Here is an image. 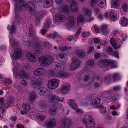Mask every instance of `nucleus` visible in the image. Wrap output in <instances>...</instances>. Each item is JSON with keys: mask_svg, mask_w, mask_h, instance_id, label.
<instances>
[{"mask_svg": "<svg viewBox=\"0 0 128 128\" xmlns=\"http://www.w3.org/2000/svg\"><path fill=\"white\" fill-rule=\"evenodd\" d=\"M28 116L30 118L32 119L34 118L35 114L32 112H30L29 113Z\"/></svg>", "mask_w": 128, "mask_h": 128, "instance_id": "obj_60", "label": "nucleus"}, {"mask_svg": "<svg viewBox=\"0 0 128 128\" xmlns=\"http://www.w3.org/2000/svg\"><path fill=\"white\" fill-rule=\"evenodd\" d=\"M112 92L111 90L105 91L102 94V96L106 99L107 102L114 100L113 99V97L112 96Z\"/></svg>", "mask_w": 128, "mask_h": 128, "instance_id": "obj_9", "label": "nucleus"}, {"mask_svg": "<svg viewBox=\"0 0 128 128\" xmlns=\"http://www.w3.org/2000/svg\"><path fill=\"white\" fill-rule=\"evenodd\" d=\"M70 8L72 11L76 12L78 10L77 3L75 1H74L71 3L70 5Z\"/></svg>", "mask_w": 128, "mask_h": 128, "instance_id": "obj_25", "label": "nucleus"}, {"mask_svg": "<svg viewBox=\"0 0 128 128\" xmlns=\"http://www.w3.org/2000/svg\"><path fill=\"white\" fill-rule=\"evenodd\" d=\"M14 6V10L16 12L19 10H26L28 8L27 4L26 2L24 0H18L16 3V2Z\"/></svg>", "mask_w": 128, "mask_h": 128, "instance_id": "obj_5", "label": "nucleus"}, {"mask_svg": "<svg viewBox=\"0 0 128 128\" xmlns=\"http://www.w3.org/2000/svg\"><path fill=\"white\" fill-rule=\"evenodd\" d=\"M122 8L123 10L125 12H126L128 10V6L126 3H124L122 6Z\"/></svg>", "mask_w": 128, "mask_h": 128, "instance_id": "obj_48", "label": "nucleus"}, {"mask_svg": "<svg viewBox=\"0 0 128 128\" xmlns=\"http://www.w3.org/2000/svg\"><path fill=\"white\" fill-rule=\"evenodd\" d=\"M59 80L56 78H53L49 80L48 82V88L52 90L56 88L58 86Z\"/></svg>", "mask_w": 128, "mask_h": 128, "instance_id": "obj_7", "label": "nucleus"}, {"mask_svg": "<svg viewBox=\"0 0 128 128\" xmlns=\"http://www.w3.org/2000/svg\"><path fill=\"white\" fill-rule=\"evenodd\" d=\"M121 22L122 25L124 26L127 25L128 24L127 19L124 17L122 18V20H121Z\"/></svg>", "mask_w": 128, "mask_h": 128, "instance_id": "obj_42", "label": "nucleus"}, {"mask_svg": "<svg viewBox=\"0 0 128 128\" xmlns=\"http://www.w3.org/2000/svg\"><path fill=\"white\" fill-rule=\"evenodd\" d=\"M9 41L12 44V46L13 47L16 46L18 44L17 41L14 38H13L12 35L10 36Z\"/></svg>", "mask_w": 128, "mask_h": 128, "instance_id": "obj_28", "label": "nucleus"}, {"mask_svg": "<svg viewBox=\"0 0 128 128\" xmlns=\"http://www.w3.org/2000/svg\"><path fill=\"white\" fill-rule=\"evenodd\" d=\"M109 15L111 18L112 21H116L117 20L116 17L117 15L114 11L113 10L111 11L109 13Z\"/></svg>", "mask_w": 128, "mask_h": 128, "instance_id": "obj_31", "label": "nucleus"}, {"mask_svg": "<svg viewBox=\"0 0 128 128\" xmlns=\"http://www.w3.org/2000/svg\"><path fill=\"white\" fill-rule=\"evenodd\" d=\"M14 98L13 97L8 96L7 98V102L12 103L14 100Z\"/></svg>", "mask_w": 128, "mask_h": 128, "instance_id": "obj_52", "label": "nucleus"}, {"mask_svg": "<svg viewBox=\"0 0 128 128\" xmlns=\"http://www.w3.org/2000/svg\"><path fill=\"white\" fill-rule=\"evenodd\" d=\"M68 103L70 106L76 111L77 114L82 113V110L78 108L74 100L72 99H70L68 101Z\"/></svg>", "mask_w": 128, "mask_h": 128, "instance_id": "obj_8", "label": "nucleus"}, {"mask_svg": "<svg viewBox=\"0 0 128 128\" xmlns=\"http://www.w3.org/2000/svg\"><path fill=\"white\" fill-rule=\"evenodd\" d=\"M91 86L94 87L95 88H96L98 87L100 85L98 84L96 82L94 83L92 81L91 84Z\"/></svg>", "mask_w": 128, "mask_h": 128, "instance_id": "obj_58", "label": "nucleus"}, {"mask_svg": "<svg viewBox=\"0 0 128 128\" xmlns=\"http://www.w3.org/2000/svg\"><path fill=\"white\" fill-rule=\"evenodd\" d=\"M84 13L86 16H89L91 14L92 11L91 10L85 8H84Z\"/></svg>", "mask_w": 128, "mask_h": 128, "instance_id": "obj_40", "label": "nucleus"}, {"mask_svg": "<svg viewBox=\"0 0 128 128\" xmlns=\"http://www.w3.org/2000/svg\"><path fill=\"white\" fill-rule=\"evenodd\" d=\"M46 71L44 68H38L35 70L33 74L35 75H42L45 74Z\"/></svg>", "mask_w": 128, "mask_h": 128, "instance_id": "obj_22", "label": "nucleus"}, {"mask_svg": "<svg viewBox=\"0 0 128 128\" xmlns=\"http://www.w3.org/2000/svg\"><path fill=\"white\" fill-rule=\"evenodd\" d=\"M16 30V27L14 25H12L10 31V33L11 34L12 33H14L15 32Z\"/></svg>", "mask_w": 128, "mask_h": 128, "instance_id": "obj_54", "label": "nucleus"}, {"mask_svg": "<svg viewBox=\"0 0 128 128\" xmlns=\"http://www.w3.org/2000/svg\"><path fill=\"white\" fill-rule=\"evenodd\" d=\"M31 79V82L33 86H34L37 85L42 82V80L38 76H33L32 78Z\"/></svg>", "mask_w": 128, "mask_h": 128, "instance_id": "obj_13", "label": "nucleus"}, {"mask_svg": "<svg viewBox=\"0 0 128 128\" xmlns=\"http://www.w3.org/2000/svg\"><path fill=\"white\" fill-rule=\"evenodd\" d=\"M21 50L19 48H16L14 50V53L12 57L14 59L20 58L21 56Z\"/></svg>", "mask_w": 128, "mask_h": 128, "instance_id": "obj_18", "label": "nucleus"}, {"mask_svg": "<svg viewBox=\"0 0 128 128\" xmlns=\"http://www.w3.org/2000/svg\"><path fill=\"white\" fill-rule=\"evenodd\" d=\"M38 94L41 96H48L49 101L52 103H56L58 101H63V99L56 95L52 93L50 94L48 91L44 88H40L38 90Z\"/></svg>", "mask_w": 128, "mask_h": 128, "instance_id": "obj_1", "label": "nucleus"}, {"mask_svg": "<svg viewBox=\"0 0 128 128\" xmlns=\"http://www.w3.org/2000/svg\"><path fill=\"white\" fill-rule=\"evenodd\" d=\"M120 76L118 74H115L113 76V79L114 81H117L120 79Z\"/></svg>", "mask_w": 128, "mask_h": 128, "instance_id": "obj_46", "label": "nucleus"}, {"mask_svg": "<svg viewBox=\"0 0 128 128\" xmlns=\"http://www.w3.org/2000/svg\"><path fill=\"white\" fill-rule=\"evenodd\" d=\"M63 10L66 13H68L70 12L68 7V6H65L63 7Z\"/></svg>", "mask_w": 128, "mask_h": 128, "instance_id": "obj_59", "label": "nucleus"}, {"mask_svg": "<svg viewBox=\"0 0 128 128\" xmlns=\"http://www.w3.org/2000/svg\"><path fill=\"white\" fill-rule=\"evenodd\" d=\"M47 105L46 102L44 100L40 101L39 103V106L42 109H45Z\"/></svg>", "mask_w": 128, "mask_h": 128, "instance_id": "obj_36", "label": "nucleus"}, {"mask_svg": "<svg viewBox=\"0 0 128 128\" xmlns=\"http://www.w3.org/2000/svg\"><path fill=\"white\" fill-rule=\"evenodd\" d=\"M101 30L104 35H106L108 33L109 30L107 28V26L106 25H102L101 26Z\"/></svg>", "mask_w": 128, "mask_h": 128, "instance_id": "obj_32", "label": "nucleus"}, {"mask_svg": "<svg viewBox=\"0 0 128 128\" xmlns=\"http://www.w3.org/2000/svg\"><path fill=\"white\" fill-rule=\"evenodd\" d=\"M56 73V77L58 78H65L68 77L69 76V74L67 72H63L62 71Z\"/></svg>", "mask_w": 128, "mask_h": 128, "instance_id": "obj_23", "label": "nucleus"}, {"mask_svg": "<svg viewBox=\"0 0 128 128\" xmlns=\"http://www.w3.org/2000/svg\"><path fill=\"white\" fill-rule=\"evenodd\" d=\"M74 22V18L72 16H70L68 18V22L65 25V26L68 28L72 27Z\"/></svg>", "mask_w": 128, "mask_h": 128, "instance_id": "obj_20", "label": "nucleus"}, {"mask_svg": "<svg viewBox=\"0 0 128 128\" xmlns=\"http://www.w3.org/2000/svg\"><path fill=\"white\" fill-rule=\"evenodd\" d=\"M82 122L87 128H94L95 124L92 116L89 114L85 116L82 120Z\"/></svg>", "mask_w": 128, "mask_h": 128, "instance_id": "obj_4", "label": "nucleus"}, {"mask_svg": "<svg viewBox=\"0 0 128 128\" xmlns=\"http://www.w3.org/2000/svg\"><path fill=\"white\" fill-rule=\"evenodd\" d=\"M0 108L3 107V105L4 104V98L3 97L0 98Z\"/></svg>", "mask_w": 128, "mask_h": 128, "instance_id": "obj_62", "label": "nucleus"}, {"mask_svg": "<svg viewBox=\"0 0 128 128\" xmlns=\"http://www.w3.org/2000/svg\"><path fill=\"white\" fill-rule=\"evenodd\" d=\"M72 123L71 120L69 118H66L62 119L61 120V126L63 127H69Z\"/></svg>", "mask_w": 128, "mask_h": 128, "instance_id": "obj_11", "label": "nucleus"}, {"mask_svg": "<svg viewBox=\"0 0 128 128\" xmlns=\"http://www.w3.org/2000/svg\"><path fill=\"white\" fill-rule=\"evenodd\" d=\"M12 82V80L9 78L6 79L4 82V84L7 85L10 84Z\"/></svg>", "mask_w": 128, "mask_h": 128, "instance_id": "obj_51", "label": "nucleus"}, {"mask_svg": "<svg viewBox=\"0 0 128 128\" xmlns=\"http://www.w3.org/2000/svg\"><path fill=\"white\" fill-rule=\"evenodd\" d=\"M26 56L28 58L30 62H34L36 61V58L33 55L28 52Z\"/></svg>", "mask_w": 128, "mask_h": 128, "instance_id": "obj_29", "label": "nucleus"}, {"mask_svg": "<svg viewBox=\"0 0 128 128\" xmlns=\"http://www.w3.org/2000/svg\"><path fill=\"white\" fill-rule=\"evenodd\" d=\"M45 126L47 128H52L56 125V121L55 118H52L45 122Z\"/></svg>", "mask_w": 128, "mask_h": 128, "instance_id": "obj_12", "label": "nucleus"}, {"mask_svg": "<svg viewBox=\"0 0 128 128\" xmlns=\"http://www.w3.org/2000/svg\"><path fill=\"white\" fill-rule=\"evenodd\" d=\"M104 49L106 52L108 54H109V53L112 52L113 51L112 48L110 46L107 47Z\"/></svg>", "mask_w": 128, "mask_h": 128, "instance_id": "obj_45", "label": "nucleus"}, {"mask_svg": "<svg viewBox=\"0 0 128 128\" xmlns=\"http://www.w3.org/2000/svg\"><path fill=\"white\" fill-rule=\"evenodd\" d=\"M94 46H91L89 48L87 52V53L88 54H89L91 52H94Z\"/></svg>", "mask_w": 128, "mask_h": 128, "instance_id": "obj_57", "label": "nucleus"}, {"mask_svg": "<svg viewBox=\"0 0 128 128\" xmlns=\"http://www.w3.org/2000/svg\"><path fill=\"white\" fill-rule=\"evenodd\" d=\"M38 59L40 65L43 66L49 65L54 60L52 56L48 55L40 56L38 58Z\"/></svg>", "mask_w": 128, "mask_h": 128, "instance_id": "obj_3", "label": "nucleus"}, {"mask_svg": "<svg viewBox=\"0 0 128 128\" xmlns=\"http://www.w3.org/2000/svg\"><path fill=\"white\" fill-rule=\"evenodd\" d=\"M47 13V12L46 11L42 10L40 12H35L32 16H34L35 17L36 20H38L41 18L43 15L46 14Z\"/></svg>", "mask_w": 128, "mask_h": 128, "instance_id": "obj_14", "label": "nucleus"}, {"mask_svg": "<svg viewBox=\"0 0 128 128\" xmlns=\"http://www.w3.org/2000/svg\"><path fill=\"white\" fill-rule=\"evenodd\" d=\"M65 68L64 65L60 63L57 64L55 66V69L58 71H63Z\"/></svg>", "mask_w": 128, "mask_h": 128, "instance_id": "obj_26", "label": "nucleus"}, {"mask_svg": "<svg viewBox=\"0 0 128 128\" xmlns=\"http://www.w3.org/2000/svg\"><path fill=\"white\" fill-rule=\"evenodd\" d=\"M94 62L95 61L94 59H92L88 61V66H91L94 64Z\"/></svg>", "mask_w": 128, "mask_h": 128, "instance_id": "obj_56", "label": "nucleus"}, {"mask_svg": "<svg viewBox=\"0 0 128 128\" xmlns=\"http://www.w3.org/2000/svg\"><path fill=\"white\" fill-rule=\"evenodd\" d=\"M68 56L66 54H60L56 56L57 59L58 61L60 62H65L67 60Z\"/></svg>", "mask_w": 128, "mask_h": 128, "instance_id": "obj_16", "label": "nucleus"}, {"mask_svg": "<svg viewBox=\"0 0 128 128\" xmlns=\"http://www.w3.org/2000/svg\"><path fill=\"white\" fill-rule=\"evenodd\" d=\"M55 20L58 22H61L65 21L66 20V17L63 15L57 14L55 15Z\"/></svg>", "mask_w": 128, "mask_h": 128, "instance_id": "obj_21", "label": "nucleus"}, {"mask_svg": "<svg viewBox=\"0 0 128 128\" xmlns=\"http://www.w3.org/2000/svg\"><path fill=\"white\" fill-rule=\"evenodd\" d=\"M114 62L112 60H108L104 59L101 60L98 63L100 67H105L106 66H111L113 67H116L117 66L114 63Z\"/></svg>", "mask_w": 128, "mask_h": 128, "instance_id": "obj_6", "label": "nucleus"}, {"mask_svg": "<svg viewBox=\"0 0 128 128\" xmlns=\"http://www.w3.org/2000/svg\"><path fill=\"white\" fill-rule=\"evenodd\" d=\"M81 102L83 104L86 105L88 104V100L84 99L82 100Z\"/></svg>", "mask_w": 128, "mask_h": 128, "instance_id": "obj_61", "label": "nucleus"}, {"mask_svg": "<svg viewBox=\"0 0 128 128\" xmlns=\"http://www.w3.org/2000/svg\"><path fill=\"white\" fill-rule=\"evenodd\" d=\"M36 96L35 94L33 92L30 93L29 96V99L32 101L34 100L36 98Z\"/></svg>", "mask_w": 128, "mask_h": 128, "instance_id": "obj_43", "label": "nucleus"}, {"mask_svg": "<svg viewBox=\"0 0 128 128\" xmlns=\"http://www.w3.org/2000/svg\"><path fill=\"white\" fill-rule=\"evenodd\" d=\"M84 17L82 15L78 16L77 18V24L78 25H80L82 24L84 21Z\"/></svg>", "mask_w": 128, "mask_h": 128, "instance_id": "obj_34", "label": "nucleus"}, {"mask_svg": "<svg viewBox=\"0 0 128 128\" xmlns=\"http://www.w3.org/2000/svg\"><path fill=\"white\" fill-rule=\"evenodd\" d=\"M12 103L7 102V103H6L4 105V107L6 108H9L12 106Z\"/></svg>", "mask_w": 128, "mask_h": 128, "instance_id": "obj_64", "label": "nucleus"}, {"mask_svg": "<svg viewBox=\"0 0 128 128\" xmlns=\"http://www.w3.org/2000/svg\"><path fill=\"white\" fill-rule=\"evenodd\" d=\"M65 0H55L56 4L58 5H60L63 3L65 1Z\"/></svg>", "mask_w": 128, "mask_h": 128, "instance_id": "obj_55", "label": "nucleus"}, {"mask_svg": "<svg viewBox=\"0 0 128 128\" xmlns=\"http://www.w3.org/2000/svg\"><path fill=\"white\" fill-rule=\"evenodd\" d=\"M49 74L51 76H53L56 77V73L52 69L50 70L48 72Z\"/></svg>", "mask_w": 128, "mask_h": 128, "instance_id": "obj_49", "label": "nucleus"}, {"mask_svg": "<svg viewBox=\"0 0 128 128\" xmlns=\"http://www.w3.org/2000/svg\"><path fill=\"white\" fill-rule=\"evenodd\" d=\"M36 116L38 118L41 120H44L46 118V116L45 115L42 114H37Z\"/></svg>", "mask_w": 128, "mask_h": 128, "instance_id": "obj_41", "label": "nucleus"}, {"mask_svg": "<svg viewBox=\"0 0 128 128\" xmlns=\"http://www.w3.org/2000/svg\"><path fill=\"white\" fill-rule=\"evenodd\" d=\"M38 43H36L35 44L34 46L37 49H39L40 50H42V48L40 46V42H38Z\"/></svg>", "mask_w": 128, "mask_h": 128, "instance_id": "obj_53", "label": "nucleus"}, {"mask_svg": "<svg viewBox=\"0 0 128 128\" xmlns=\"http://www.w3.org/2000/svg\"><path fill=\"white\" fill-rule=\"evenodd\" d=\"M15 18L16 19L15 21H16L19 22H21L22 18H20L19 15L16 14Z\"/></svg>", "mask_w": 128, "mask_h": 128, "instance_id": "obj_47", "label": "nucleus"}, {"mask_svg": "<svg viewBox=\"0 0 128 128\" xmlns=\"http://www.w3.org/2000/svg\"><path fill=\"white\" fill-rule=\"evenodd\" d=\"M101 100L100 98H95L92 100L90 103V105L92 106H97L100 103Z\"/></svg>", "mask_w": 128, "mask_h": 128, "instance_id": "obj_24", "label": "nucleus"}, {"mask_svg": "<svg viewBox=\"0 0 128 128\" xmlns=\"http://www.w3.org/2000/svg\"><path fill=\"white\" fill-rule=\"evenodd\" d=\"M90 34V32H84L82 33V36L84 38H86L88 37Z\"/></svg>", "mask_w": 128, "mask_h": 128, "instance_id": "obj_44", "label": "nucleus"}, {"mask_svg": "<svg viewBox=\"0 0 128 128\" xmlns=\"http://www.w3.org/2000/svg\"><path fill=\"white\" fill-rule=\"evenodd\" d=\"M53 3V0H46L44 5V8H46L51 6Z\"/></svg>", "mask_w": 128, "mask_h": 128, "instance_id": "obj_33", "label": "nucleus"}, {"mask_svg": "<svg viewBox=\"0 0 128 128\" xmlns=\"http://www.w3.org/2000/svg\"><path fill=\"white\" fill-rule=\"evenodd\" d=\"M100 111V112L101 114H104L107 112L106 108L104 107L102 104H100L97 107Z\"/></svg>", "mask_w": 128, "mask_h": 128, "instance_id": "obj_27", "label": "nucleus"}, {"mask_svg": "<svg viewBox=\"0 0 128 128\" xmlns=\"http://www.w3.org/2000/svg\"><path fill=\"white\" fill-rule=\"evenodd\" d=\"M13 71L14 72V76L16 78L17 76L18 75L21 78H27L28 77V75L26 72L22 70L19 69L18 68L19 66L16 63L14 62L13 64Z\"/></svg>", "mask_w": 128, "mask_h": 128, "instance_id": "obj_2", "label": "nucleus"}, {"mask_svg": "<svg viewBox=\"0 0 128 128\" xmlns=\"http://www.w3.org/2000/svg\"><path fill=\"white\" fill-rule=\"evenodd\" d=\"M111 45L115 49H116L118 48H120V46H118V45L116 43H114L113 44H112Z\"/></svg>", "mask_w": 128, "mask_h": 128, "instance_id": "obj_63", "label": "nucleus"}, {"mask_svg": "<svg viewBox=\"0 0 128 128\" xmlns=\"http://www.w3.org/2000/svg\"><path fill=\"white\" fill-rule=\"evenodd\" d=\"M81 62L78 60H76L72 63L70 64L69 67L70 70H72L75 69L80 66V64Z\"/></svg>", "mask_w": 128, "mask_h": 128, "instance_id": "obj_17", "label": "nucleus"}, {"mask_svg": "<svg viewBox=\"0 0 128 128\" xmlns=\"http://www.w3.org/2000/svg\"><path fill=\"white\" fill-rule=\"evenodd\" d=\"M28 8L27 9L30 11H32L34 8L35 6L34 4L32 2H30L27 4Z\"/></svg>", "mask_w": 128, "mask_h": 128, "instance_id": "obj_37", "label": "nucleus"}, {"mask_svg": "<svg viewBox=\"0 0 128 128\" xmlns=\"http://www.w3.org/2000/svg\"><path fill=\"white\" fill-rule=\"evenodd\" d=\"M97 4L99 7L104 8L106 6V0H91V5L94 6Z\"/></svg>", "mask_w": 128, "mask_h": 128, "instance_id": "obj_10", "label": "nucleus"}, {"mask_svg": "<svg viewBox=\"0 0 128 128\" xmlns=\"http://www.w3.org/2000/svg\"><path fill=\"white\" fill-rule=\"evenodd\" d=\"M76 54L79 57H83L85 56V52L82 50H78L76 51Z\"/></svg>", "mask_w": 128, "mask_h": 128, "instance_id": "obj_39", "label": "nucleus"}, {"mask_svg": "<svg viewBox=\"0 0 128 128\" xmlns=\"http://www.w3.org/2000/svg\"><path fill=\"white\" fill-rule=\"evenodd\" d=\"M112 8H117L118 6V0H112L111 1Z\"/></svg>", "mask_w": 128, "mask_h": 128, "instance_id": "obj_38", "label": "nucleus"}, {"mask_svg": "<svg viewBox=\"0 0 128 128\" xmlns=\"http://www.w3.org/2000/svg\"><path fill=\"white\" fill-rule=\"evenodd\" d=\"M22 44L26 46H28L30 45V42L29 40H25L23 42Z\"/></svg>", "mask_w": 128, "mask_h": 128, "instance_id": "obj_50", "label": "nucleus"}, {"mask_svg": "<svg viewBox=\"0 0 128 128\" xmlns=\"http://www.w3.org/2000/svg\"><path fill=\"white\" fill-rule=\"evenodd\" d=\"M70 86L68 84H66L61 86L60 88V92L63 94H66L70 90Z\"/></svg>", "mask_w": 128, "mask_h": 128, "instance_id": "obj_15", "label": "nucleus"}, {"mask_svg": "<svg viewBox=\"0 0 128 128\" xmlns=\"http://www.w3.org/2000/svg\"><path fill=\"white\" fill-rule=\"evenodd\" d=\"M23 110L20 111L22 115L27 113L30 109V107L29 104L25 103L22 105Z\"/></svg>", "mask_w": 128, "mask_h": 128, "instance_id": "obj_19", "label": "nucleus"}, {"mask_svg": "<svg viewBox=\"0 0 128 128\" xmlns=\"http://www.w3.org/2000/svg\"><path fill=\"white\" fill-rule=\"evenodd\" d=\"M57 107L55 106H53L49 110V112L50 115L53 116H54L56 113Z\"/></svg>", "mask_w": 128, "mask_h": 128, "instance_id": "obj_30", "label": "nucleus"}, {"mask_svg": "<svg viewBox=\"0 0 128 128\" xmlns=\"http://www.w3.org/2000/svg\"><path fill=\"white\" fill-rule=\"evenodd\" d=\"M104 82L106 84H108L112 80V76L110 74H109L106 76L104 78Z\"/></svg>", "mask_w": 128, "mask_h": 128, "instance_id": "obj_35", "label": "nucleus"}]
</instances>
